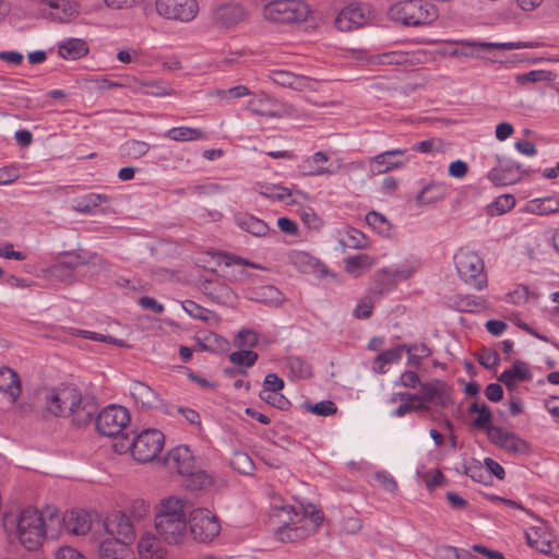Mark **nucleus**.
I'll return each instance as SVG.
<instances>
[{
  "mask_svg": "<svg viewBox=\"0 0 559 559\" xmlns=\"http://www.w3.org/2000/svg\"><path fill=\"white\" fill-rule=\"evenodd\" d=\"M60 526L59 510L48 506L43 511L36 508L22 509L17 514L8 516L4 528L11 542H17L28 551L41 547L47 537H58Z\"/></svg>",
  "mask_w": 559,
  "mask_h": 559,
  "instance_id": "1",
  "label": "nucleus"
},
{
  "mask_svg": "<svg viewBox=\"0 0 559 559\" xmlns=\"http://www.w3.org/2000/svg\"><path fill=\"white\" fill-rule=\"evenodd\" d=\"M272 519H277L281 524L276 531L277 538L282 542L294 543L307 538L316 533L323 522L321 510L313 509L311 512H297L292 506H273Z\"/></svg>",
  "mask_w": 559,
  "mask_h": 559,
  "instance_id": "2",
  "label": "nucleus"
},
{
  "mask_svg": "<svg viewBox=\"0 0 559 559\" xmlns=\"http://www.w3.org/2000/svg\"><path fill=\"white\" fill-rule=\"evenodd\" d=\"M154 526L158 537L166 544L182 545L188 537L189 530L185 500L177 497L163 499L155 514Z\"/></svg>",
  "mask_w": 559,
  "mask_h": 559,
  "instance_id": "3",
  "label": "nucleus"
},
{
  "mask_svg": "<svg viewBox=\"0 0 559 559\" xmlns=\"http://www.w3.org/2000/svg\"><path fill=\"white\" fill-rule=\"evenodd\" d=\"M388 15L403 26L416 27L431 24L438 17V12L424 0H403L392 4Z\"/></svg>",
  "mask_w": 559,
  "mask_h": 559,
  "instance_id": "4",
  "label": "nucleus"
},
{
  "mask_svg": "<svg viewBox=\"0 0 559 559\" xmlns=\"http://www.w3.org/2000/svg\"><path fill=\"white\" fill-rule=\"evenodd\" d=\"M454 263L459 276L467 285L478 290L487 286L485 265L477 253L460 249L454 255Z\"/></svg>",
  "mask_w": 559,
  "mask_h": 559,
  "instance_id": "5",
  "label": "nucleus"
},
{
  "mask_svg": "<svg viewBox=\"0 0 559 559\" xmlns=\"http://www.w3.org/2000/svg\"><path fill=\"white\" fill-rule=\"evenodd\" d=\"M309 12V7L301 0H274L263 8L264 17L274 23H299Z\"/></svg>",
  "mask_w": 559,
  "mask_h": 559,
  "instance_id": "6",
  "label": "nucleus"
},
{
  "mask_svg": "<svg viewBox=\"0 0 559 559\" xmlns=\"http://www.w3.org/2000/svg\"><path fill=\"white\" fill-rule=\"evenodd\" d=\"M165 437L157 429H145L132 442L131 454L135 461L147 463L155 460L163 451Z\"/></svg>",
  "mask_w": 559,
  "mask_h": 559,
  "instance_id": "7",
  "label": "nucleus"
},
{
  "mask_svg": "<svg viewBox=\"0 0 559 559\" xmlns=\"http://www.w3.org/2000/svg\"><path fill=\"white\" fill-rule=\"evenodd\" d=\"M129 423V411L120 405L107 406L96 417L97 431L107 437L120 435Z\"/></svg>",
  "mask_w": 559,
  "mask_h": 559,
  "instance_id": "8",
  "label": "nucleus"
},
{
  "mask_svg": "<svg viewBox=\"0 0 559 559\" xmlns=\"http://www.w3.org/2000/svg\"><path fill=\"white\" fill-rule=\"evenodd\" d=\"M189 530L194 539L207 543L218 536L221 524L215 514L207 509H195L189 519Z\"/></svg>",
  "mask_w": 559,
  "mask_h": 559,
  "instance_id": "9",
  "label": "nucleus"
},
{
  "mask_svg": "<svg viewBox=\"0 0 559 559\" xmlns=\"http://www.w3.org/2000/svg\"><path fill=\"white\" fill-rule=\"evenodd\" d=\"M79 391L71 385L47 390L45 393L46 412L55 417H66L70 407L75 405Z\"/></svg>",
  "mask_w": 559,
  "mask_h": 559,
  "instance_id": "10",
  "label": "nucleus"
},
{
  "mask_svg": "<svg viewBox=\"0 0 559 559\" xmlns=\"http://www.w3.org/2000/svg\"><path fill=\"white\" fill-rule=\"evenodd\" d=\"M156 11L168 20L190 22L197 16L198 4L195 0H156Z\"/></svg>",
  "mask_w": 559,
  "mask_h": 559,
  "instance_id": "11",
  "label": "nucleus"
},
{
  "mask_svg": "<svg viewBox=\"0 0 559 559\" xmlns=\"http://www.w3.org/2000/svg\"><path fill=\"white\" fill-rule=\"evenodd\" d=\"M406 148H393L381 152L369 159V169L374 175H383L401 169L408 163Z\"/></svg>",
  "mask_w": 559,
  "mask_h": 559,
  "instance_id": "12",
  "label": "nucleus"
},
{
  "mask_svg": "<svg viewBox=\"0 0 559 559\" xmlns=\"http://www.w3.org/2000/svg\"><path fill=\"white\" fill-rule=\"evenodd\" d=\"M416 402L424 405L433 404L435 406L445 408L451 402L450 388L447 382L435 379L429 382L420 383V394H417Z\"/></svg>",
  "mask_w": 559,
  "mask_h": 559,
  "instance_id": "13",
  "label": "nucleus"
},
{
  "mask_svg": "<svg viewBox=\"0 0 559 559\" xmlns=\"http://www.w3.org/2000/svg\"><path fill=\"white\" fill-rule=\"evenodd\" d=\"M371 16L370 8L361 3H352L344 8L335 19V26L349 32L365 25Z\"/></svg>",
  "mask_w": 559,
  "mask_h": 559,
  "instance_id": "14",
  "label": "nucleus"
},
{
  "mask_svg": "<svg viewBox=\"0 0 559 559\" xmlns=\"http://www.w3.org/2000/svg\"><path fill=\"white\" fill-rule=\"evenodd\" d=\"M488 439L509 453L526 454L530 451V445L525 440L498 426L488 427Z\"/></svg>",
  "mask_w": 559,
  "mask_h": 559,
  "instance_id": "15",
  "label": "nucleus"
},
{
  "mask_svg": "<svg viewBox=\"0 0 559 559\" xmlns=\"http://www.w3.org/2000/svg\"><path fill=\"white\" fill-rule=\"evenodd\" d=\"M521 164L507 157L497 156V165L488 173V179L496 186L515 183L522 178Z\"/></svg>",
  "mask_w": 559,
  "mask_h": 559,
  "instance_id": "16",
  "label": "nucleus"
},
{
  "mask_svg": "<svg viewBox=\"0 0 559 559\" xmlns=\"http://www.w3.org/2000/svg\"><path fill=\"white\" fill-rule=\"evenodd\" d=\"M75 400V405L70 407L66 417L71 418L72 424L79 427L90 425L98 411L95 397L79 391Z\"/></svg>",
  "mask_w": 559,
  "mask_h": 559,
  "instance_id": "17",
  "label": "nucleus"
},
{
  "mask_svg": "<svg viewBox=\"0 0 559 559\" xmlns=\"http://www.w3.org/2000/svg\"><path fill=\"white\" fill-rule=\"evenodd\" d=\"M276 104L275 99L266 94L255 95L247 103V109L253 115L270 118H281L283 116H290L294 114L293 106H284L281 110L273 109Z\"/></svg>",
  "mask_w": 559,
  "mask_h": 559,
  "instance_id": "18",
  "label": "nucleus"
},
{
  "mask_svg": "<svg viewBox=\"0 0 559 559\" xmlns=\"http://www.w3.org/2000/svg\"><path fill=\"white\" fill-rule=\"evenodd\" d=\"M104 525L109 535L122 542L131 543L135 538L133 522L127 513H114L106 519Z\"/></svg>",
  "mask_w": 559,
  "mask_h": 559,
  "instance_id": "19",
  "label": "nucleus"
},
{
  "mask_svg": "<svg viewBox=\"0 0 559 559\" xmlns=\"http://www.w3.org/2000/svg\"><path fill=\"white\" fill-rule=\"evenodd\" d=\"M60 526L58 536L62 533L72 535H85L90 532L92 522L90 515L84 511H71L64 515L59 512Z\"/></svg>",
  "mask_w": 559,
  "mask_h": 559,
  "instance_id": "20",
  "label": "nucleus"
},
{
  "mask_svg": "<svg viewBox=\"0 0 559 559\" xmlns=\"http://www.w3.org/2000/svg\"><path fill=\"white\" fill-rule=\"evenodd\" d=\"M169 468L178 474L186 476L192 474L195 469V459L188 445H179L174 448L166 457Z\"/></svg>",
  "mask_w": 559,
  "mask_h": 559,
  "instance_id": "21",
  "label": "nucleus"
},
{
  "mask_svg": "<svg viewBox=\"0 0 559 559\" xmlns=\"http://www.w3.org/2000/svg\"><path fill=\"white\" fill-rule=\"evenodd\" d=\"M247 15L246 9L240 4L227 3L215 9L213 19L219 26L231 28L243 22Z\"/></svg>",
  "mask_w": 559,
  "mask_h": 559,
  "instance_id": "22",
  "label": "nucleus"
},
{
  "mask_svg": "<svg viewBox=\"0 0 559 559\" xmlns=\"http://www.w3.org/2000/svg\"><path fill=\"white\" fill-rule=\"evenodd\" d=\"M329 159L330 157L325 152L319 151L310 157L305 158L299 168L306 176L334 175L341 169L342 165L338 163L335 168L325 167L324 164L328 163Z\"/></svg>",
  "mask_w": 559,
  "mask_h": 559,
  "instance_id": "23",
  "label": "nucleus"
},
{
  "mask_svg": "<svg viewBox=\"0 0 559 559\" xmlns=\"http://www.w3.org/2000/svg\"><path fill=\"white\" fill-rule=\"evenodd\" d=\"M118 537L103 540L99 544L98 555L100 559H135L133 551Z\"/></svg>",
  "mask_w": 559,
  "mask_h": 559,
  "instance_id": "24",
  "label": "nucleus"
},
{
  "mask_svg": "<svg viewBox=\"0 0 559 559\" xmlns=\"http://www.w3.org/2000/svg\"><path fill=\"white\" fill-rule=\"evenodd\" d=\"M269 78L275 84L295 91H302L310 87L309 78L304 75H297L293 72L285 70H273L270 72Z\"/></svg>",
  "mask_w": 559,
  "mask_h": 559,
  "instance_id": "25",
  "label": "nucleus"
},
{
  "mask_svg": "<svg viewBox=\"0 0 559 559\" xmlns=\"http://www.w3.org/2000/svg\"><path fill=\"white\" fill-rule=\"evenodd\" d=\"M248 298L270 307H278L284 301V295L273 285H264L250 289L248 292Z\"/></svg>",
  "mask_w": 559,
  "mask_h": 559,
  "instance_id": "26",
  "label": "nucleus"
},
{
  "mask_svg": "<svg viewBox=\"0 0 559 559\" xmlns=\"http://www.w3.org/2000/svg\"><path fill=\"white\" fill-rule=\"evenodd\" d=\"M130 393L134 401L143 408H156L160 403L159 395L151 386L141 381H134L131 384Z\"/></svg>",
  "mask_w": 559,
  "mask_h": 559,
  "instance_id": "27",
  "label": "nucleus"
},
{
  "mask_svg": "<svg viewBox=\"0 0 559 559\" xmlns=\"http://www.w3.org/2000/svg\"><path fill=\"white\" fill-rule=\"evenodd\" d=\"M83 264H85V261L80 254L68 252L63 254L62 259L51 266L50 273L59 278L71 277L74 270Z\"/></svg>",
  "mask_w": 559,
  "mask_h": 559,
  "instance_id": "28",
  "label": "nucleus"
},
{
  "mask_svg": "<svg viewBox=\"0 0 559 559\" xmlns=\"http://www.w3.org/2000/svg\"><path fill=\"white\" fill-rule=\"evenodd\" d=\"M404 348H406V344H400L378 354L373 359V372L384 374L388 371V366L396 364L402 359Z\"/></svg>",
  "mask_w": 559,
  "mask_h": 559,
  "instance_id": "29",
  "label": "nucleus"
},
{
  "mask_svg": "<svg viewBox=\"0 0 559 559\" xmlns=\"http://www.w3.org/2000/svg\"><path fill=\"white\" fill-rule=\"evenodd\" d=\"M46 4L50 9L49 16L59 22H68L79 13L76 3L71 0H48Z\"/></svg>",
  "mask_w": 559,
  "mask_h": 559,
  "instance_id": "30",
  "label": "nucleus"
},
{
  "mask_svg": "<svg viewBox=\"0 0 559 559\" xmlns=\"http://www.w3.org/2000/svg\"><path fill=\"white\" fill-rule=\"evenodd\" d=\"M138 551L140 559H164L165 551L160 545L159 539L151 534H144L138 544Z\"/></svg>",
  "mask_w": 559,
  "mask_h": 559,
  "instance_id": "31",
  "label": "nucleus"
},
{
  "mask_svg": "<svg viewBox=\"0 0 559 559\" xmlns=\"http://www.w3.org/2000/svg\"><path fill=\"white\" fill-rule=\"evenodd\" d=\"M0 391L8 394L12 402H15L21 394V383L17 373L9 368H0Z\"/></svg>",
  "mask_w": 559,
  "mask_h": 559,
  "instance_id": "32",
  "label": "nucleus"
},
{
  "mask_svg": "<svg viewBox=\"0 0 559 559\" xmlns=\"http://www.w3.org/2000/svg\"><path fill=\"white\" fill-rule=\"evenodd\" d=\"M236 224L239 228L255 237H265L270 233L269 225L251 214H238L236 216Z\"/></svg>",
  "mask_w": 559,
  "mask_h": 559,
  "instance_id": "33",
  "label": "nucleus"
},
{
  "mask_svg": "<svg viewBox=\"0 0 559 559\" xmlns=\"http://www.w3.org/2000/svg\"><path fill=\"white\" fill-rule=\"evenodd\" d=\"M165 136L176 142H189L204 140L207 133L199 128L174 127L166 131Z\"/></svg>",
  "mask_w": 559,
  "mask_h": 559,
  "instance_id": "34",
  "label": "nucleus"
},
{
  "mask_svg": "<svg viewBox=\"0 0 559 559\" xmlns=\"http://www.w3.org/2000/svg\"><path fill=\"white\" fill-rule=\"evenodd\" d=\"M447 187L441 182H430L423 187L416 201L420 205L432 204L445 198Z\"/></svg>",
  "mask_w": 559,
  "mask_h": 559,
  "instance_id": "35",
  "label": "nucleus"
},
{
  "mask_svg": "<svg viewBox=\"0 0 559 559\" xmlns=\"http://www.w3.org/2000/svg\"><path fill=\"white\" fill-rule=\"evenodd\" d=\"M138 92L148 96L163 97L174 94L170 84L164 80L141 81Z\"/></svg>",
  "mask_w": 559,
  "mask_h": 559,
  "instance_id": "36",
  "label": "nucleus"
},
{
  "mask_svg": "<svg viewBox=\"0 0 559 559\" xmlns=\"http://www.w3.org/2000/svg\"><path fill=\"white\" fill-rule=\"evenodd\" d=\"M376 263V259L366 253H359L345 259V271L354 276H359L364 271L370 269Z\"/></svg>",
  "mask_w": 559,
  "mask_h": 559,
  "instance_id": "37",
  "label": "nucleus"
},
{
  "mask_svg": "<svg viewBox=\"0 0 559 559\" xmlns=\"http://www.w3.org/2000/svg\"><path fill=\"white\" fill-rule=\"evenodd\" d=\"M374 281V293L379 295L391 292L401 282V280L395 276V271H393L392 267H385L377 272Z\"/></svg>",
  "mask_w": 559,
  "mask_h": 559,
  "instance_id": "38",
  "label": "nucleus"
},
{
  "mask_svg": "<svg viewBox=\"0 0 559 559\" xmlns=\"http://www.w3.org/2000/svg\"><path fill=\"white\" fill-rule=\"evenodd\" d=\"M88 48L82 39L71 38L59 46V55L63 59L76 60L85 56Z\"/></svg>",
  "mask_w": 559,
  "mask_h": 559,
  "instance_id": "39",
  "label": "nucleus"
},
{
  "mask_svg": "<svg viewBox=\"0 0 559 559\" xmlns=\"http://www.w3.org/2000/svg\"><path fill=\"white\" fill-rule=\"evenodd\" d=\"M528 211L537 215H549L559 212V199L555 197H547L542 199L532 200L528 205Z\"/></svg>",
  "mask_w": 559,
  "mask_h": 559,
  "instance_id": "40",
  "label": "nucleus"
},
{
  "mask_svg": "<svg viewBox=\"0 0 559 559\" xmlns=\"http://www.w3.org/2000/svg\"><path fill=\"white\" fill-rule=\"evenodd\" d=\"M468 413H477L478 416L473 420V426L479 429L486 430L488 433V427H495L491 425L492 414L490 408L485 404L474 402L468 407Z\"/></svg>",
  "mask_w": 559,
  "mask_h": 559,
  "instance_id": "41",
  "label": "nucleus"
},
{
  "mask_svg": "<svg viewBox=\"0 0 559 559\" xmlns=\"http://www.w3.org/2000/svg\"><path fill=\"white\" fill-rule=\"evenodd\" d=\"M525 539L530 547L542 554L548 555L552 550L550 540L544 536L540 528H531L525 533Z\"/></svg>",
  "mask_w": 559,
  "mask_h": 559,
  "instance_id": "42",
  "label": "nucleus"
},
{
  "mask_svg": "<svg viewBox=\"0 0 559 559\" xmlns=\"http://www.w3.org/2000/svg\"><path fill=\"white\" fill-rule=\"evenodd\" d=\"M346 239H341L340 242L344 248L352 249H366L369 247V240L366 235L353 227L345 229Z\"/></svg>",
  "mask_w": 559,
  "mask_h": 559,
  "instance_id": "43",
  "label": "nucleus"
},
{
  "mask_svg": "<svg viewBox=\"0 0 559 559\" xmlns=\"http://www.w3.org/2000/svg\"><path fill=\"white\" fill-rule=\"evenodd\" d=\"M286 366L292 374L297 379H308L312 376L311 365L299 356H290L286 360Z\"/></svg>",
  "mask_w": 559,
  "mask_h": 559,
  "instance_id": "44",
  "label": "nucleus"
},
{
  "mask_svg": "<svg viewBox=\"0 0 559 559\" xmlns=\"http://www.w3.org/2000/svg\"><path fill=\"white\" fill-rule=\"evenodd\" d=\"M467 46L472 47H478L484 50H493V49H500V50H513V49H521V48H528L533 47L531 44L522 43V41H506V43H490V41H465Z\"/></svg>",
  "mask_w": 559,
  "mask_h": 559,
  "instance_id": "45",
  "label": "nucleus"
},
{
  "mask_svg": "<svg viewBox=\"0 0 559 559\" xmlns=\"http://www.w3.org/2000/svg\"><path fill=\"white\" fill-rule=\"evenodd\" d=\"M108 197L98 193H88L76 201L74 206L76 212L90 214L95 207L99 206L103 202H108Z\"/></svg>",
  "mask_w": 559,
  "mask_h": 559,
  "instance_id": "46",
  "label": "nucleus"
},
{
  "mask_svg": "<svg viewBox=\"0 0 559 559\" xmlns=\"http://www.w3.org/2000/svg\"><path fill=\"white\" fill-rule=\"evenodd\" d=\"M366 223L379 235L388 236L391 231V224L389 219L377 211H370L366 215Z\"/></svg>",
  "mask_w": 559,
  "mask_h": 559,
  "instance_id": "47",
  "label": "nucleus"
},
{
  "mask_svg": "<svg viewBox=\"0 0 559 559\" xmlns=\"http://www.w3.org/2000/svg\"><path fill=\"white\" fill-rule=\"evenodd\" d=\"M421 266V262L419 258L409 257L405 259L397 267L393 269L395 271V276H397L401 282L406 281L412 277Z\"/></svg>",
  "mask_w": 559,
  "mask_h": 559,
  "instance_id": "48",
  "label": "nucleus"
},
{
  "mask_svg": "<svg viewBox=\"0 0 559 559\" xmlns=\"http://www.w3.org/2000/svg\"><path fill=\"white\" fill-rule=\"evenodd\" d=\"M148 151L150 144L139 140H128L121 145L122 154L130 158H140L146 155Z\"/></svg>",
  "mask_w": 559,
  "mask_h": 559,
  "instance_id": "49",
  "label": "nucleus"
},
{
  "mask_svg": "<svg viewBox=\"0 0 559 559\" xmlns=\"http://www.w3.org/2000/svg\"><path fill=\"white\" fill-rule=\"evenodd\" d=\"M464 474L474 481L488 485L491 483V476L487 473L486 467L479 461H474L464 466Z\"/></svg>",
  "mask_w": 559,
  "mask_h": 559,
  "instance_id": "50",
  "label": "nucleus"
},
{
  "mask_svg": "<svg viewBox=\"0 0 559 559\" xmlns=\"http://www.w3.org/2000/svg\"><path fill=\"white\" fill-rule=\"evenodd\" d=\"M258 357L259 356L255 352L241 348L240 350L233 352L229 355V360L235 366L249 368V367H252L257 362Z\"/></svg>",
  "mask_w": 559,
  "mask_h": 559,
  "instance_id": "51",
  "label": "nucleus"
},
{
  "mask_svg": "<svg viewBox=\"0 0 559 559\" xmlns=\"http://www.w3.org/2000/svg\"><path fill=\"white\" fill-rule=\"evenodd\" d=\"M186 476L188 477L187 486L193 490L204 489L213 483L211 475L204 471L198 469L197 467L192 474H187Z\"/></svg>",
  "mask_w": 559,
  "mask_h": 559,
  "instance_id": "52",
  "label": "nucleus"
},
{
  "mask_svg": "<svg viewBox=\"0 0 559 559\" xmlns=\"http://www.w3.org/2000/svg\"><path fill=\"white\" fill-rule=\"evenodd\" d=\"M502 373H509L510 379L516 381H531L533 378L527 362L523 360H515L512 365V368L506 369Z\"/></svg>",
  "mask_w": 559,
  "mask_h": 559,
  "instance_id": "53",
  "label": "nucleus"
},
{
  "mask_svg": "<svg viewBox=\"0 0 559 559\" xmlns=\"http://www.w3.org/2000/svg\"><path fill=\"white\" fill-rule=\"evenodd\" d=\"M304 407L307 411H309L312 414L318 415V416H331V415L336 414V412H337L336 404L330 400L321 401L316 404L305 403Z\"/></svg>",
  "mask_w": 559,
  "mask_h": 559,
  "instance_id": "54",
  "label": "nucleus"
},
{
  "mask_svg": "<svg viewBox=\"0 0 559 559\" xmlns=\"http://www.w3.org/2000/svg\"><path fill=\"white\" fill-rule=\"evenodd\" d=\"M515 206V198L512 194L499 195L490 205V213L502 215Z\"/></svg>",
  "mask_w": 559,
  "mask_h": 559,
  "instance_id": "55",
  "label": "nucleus"
},
{
  "mask_svg": "<svg viewBox=\"0 0 559 559\" xmlns=\"http://www.w3.org/2000/svg\"><path fill=\"white\" fill-rule=\"evenodd\" d=\"M228 190V187L226 185H223L221 182H205L202 185H197L191 188V192L198 195H214V194H221Z\"/></svg>",
  "mask_w": 559,
  "mask_h": 559,
  "instance_id": "56",
  "label": "nucleus"
},
{
  "mask_svg": "<svg viewBox=\"0 0 559 559\" xmlns=\"http://www.w3.org/2000/svg\"><path fill=\"white\" fill-rule=\"evenodd\" d=\"M259 396L262 401L278 409H287L290 406L289 400L286 399L280 391L272 393H267V391H260Z\"/></svg>",
  "mask_w": 559,
  "mask_h": 559,
  "instance_id": "57",
  "label": "nucleus"
},
{
  "mask_svg": "<svg viewBox=\"0 0 559 559\" xmlns=\"http://www.w3.org/2000/svg\"><path fill=\"white\" fill-rule=\"evenodd\" d=\"M183 310L192 318L199 319L201 321H209L211 317V311L201 307L193 300H185L182 302Z\"/></svg>",
  "mask_w": 559,
  "mask_h": 559,
  "instance_id": "58",
  "label": "nucleus"
},
{
  "mask_svg": "<svg viewBox=\"0 0 559 559\" xmlns=\"http://www.w3.org/2000/svg\"><path fill=\"white\" fill-rule=\"evenodd\" d=\"M550 73L545 70H532L526 73H521L515 76V82L519 84L536 83L549 80Z\"/></svg>",
  "mask_w": 559,
  "mask_h": 559,
  "instance_id": "59",
  "label": "nucleus"
},
{
  "mask_svg": "<svg viewBox=\"0 0 559 559\" xmlns=\"http://www.w3.org/2000/svg\"><path fill=\"white\" fill-rule=\"evenodd\" d=\"M258 334L252 330H241L235 338V345L239 348H252L258 344Z\"/></svg>",
  "mask_w": 559,
  "mask_h": 559,
  "instance_id": "60",
  "label": "nucleus"
},
{
  "mask_svg": "<svg viewBox=\"0 0 559 559\" xmlns=\"http://www.w3.org/2000/svg\"><path fill=\"white\" fill-rule=\"evenodd\" d=\"M260 193L269 199L277 201H284L290 197V190L288 188L275 185L262 187Z\"/></svg>",
  "mask_w": 559,
  "mask_h": 559,
  "instance_id": "61",
  "label": "nucleus"
},
{
  "mask_svg": "<svg viewBox=\"0 0 559 559\" xmlns=\"http://www.w3.org/2000/svg\"><path fill=\"white\" fill-rule=\"evenodd\" d=\"M251 95L250 90L246 85H237L227 90L216 91V96L221 99H236Z\"/></svg>",
  "mask_w": 559,
  "mask_h": 559,
  "instance_id": "62",
  "label": "nucleus"
},
{
  "mask_svg": "<svg viewBox=\"0 0 559 559\" xmlns=\"http://www.w3.org/2000/svg\"><path fill=\"white\" fill-rule=\"evenodd\" d=\"M457 309L464 312H475L484 308V300L474 296H465L456 302Z\"/></svg>",
  "mask_w": 559,
  "mask_h": 559,
  "instance_id": "63",
  "label": "nucleus"
},
{
  "mask_svg": "<svg viewBox=\"0 0 559 559\" xmlns=\"http://www.w3.org/2000/svg\"><path fill=\"white\" fill-rule=\"evenodd\" d=\"M150 512V504L144 500H135L129 508V516L133 521H141Z\"/></svg>",
  "mask_w": 559,
  "mask_h": 559,
  "instance_id": "64",
  "label": "nucleus"
}]
</instances>
